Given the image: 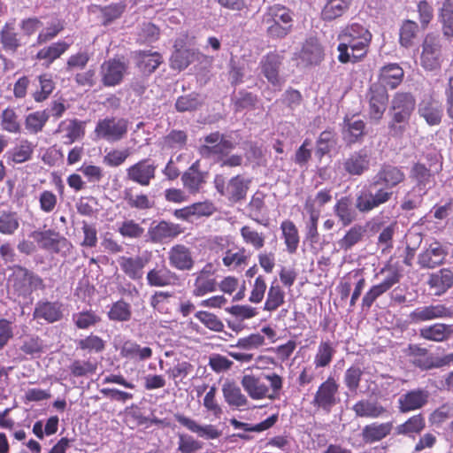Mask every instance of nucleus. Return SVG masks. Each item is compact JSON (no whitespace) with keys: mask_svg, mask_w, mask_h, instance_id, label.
Segmentation results:
<instances>
[{"mask_svg":"<svg viewBox=\"0 0 453 453\" xmlns=\"http://www.w3.org/2000/svg\"><path fill=\"white\" fill-rule=\"evenodd\" d=\"M372 37L371 32L361 24L346 26L338 35L341 41L337 47L338 60L342 64L361 60L367 54Z\"/></svg>","mask_w":453,"mask_h":453,"instance_id":"obj_1","label":"nucleus"},{"mask_svg":"<svg viewBox=\"0 0 453 453\" xmlns=\"http://www.w3.org/2000/svg\"><path fill=\"white\" fill-rule=\"evenodd\" d=\"M241 385L248 395L253 400L280 397L283 387L282 378L275 372L261 374H245L241 379Z\"/></svg>","mask_w":453,"mask_h":453,"instance_id":"obj_2","label":"nucleus"},{"mask_svg":"<svg viewBox=\"0 0 453 453\" xmlns=\"http://www.w3.org/2000/svg\"><path fill=\"white\" fill-rule=\"evenodd\" d=\"M416 101L408 92H397L390 102L391 120L388 124L391 136L400 138L407 129L410 118L415 109Z\"/></svg>","mask_w":453,"mask_h":453,"instance_id":"obj_3","label":"nucleus"},{"mask_svg":"<svg viewBox=\"0 0 453 453\" xmlns=\"http://www.w3.org/2000/svg\"><path fill=\"white\" fill-rule=\"evenodd\" d=\"M292 21L289 11L280 4L268 7L263 17V22L267 25V34L273 38L287 36L292 30Z\"/></svg>","mask_w":453,"mask_h":453,"instance_id":"obj_4","label":"nucleus"},{"mask_svg":"<svg viewBox=\"0 0 453 453\" xmlns=\"http://www.w3.org/2000/svg\"><path fill=\"white\" fill-rule=\"evenodd\" d=\"M393 196V191L380 188L373 190L372 186L363 187L355 195L354 205L362 214H368L387 203Z\"/></svg>","mask_w":453,"mask_h":453,"instance_id":"obj_5","label":"nucleus"},{"mask_svg":"<svg viewBox=\"0 0 453 453\" xmlns=\"http://www.w3.org/2000/svg\"><path fill=\"white\" fill-rule=\"evenodd\" d=\"M213 183L216 190L222 196L231 203H238L245 199L250 180L241 175H236L226 183L224 176L218 174L215 176Z\"/></svg>","mask_w":453,"mask_h":453,"instance_id":"obj_6","label":"nucleus"},{"mask_svg":"<svg viewBox=\"0 0 453 453\" xmlns=\"http://www.w3.org/2000/svg\"><path fill=\"white\" fill-rule=\"evenodd\" d=\"M128 130V121L124 118L106 117L99 119L96 125L94 133L96 138L108 142H115L122 140Z\"/></svg>","mask_w":453,"mask_h":453,"instance_id":"obj_7","label":"nucleus"},{"mask_svg":"<svg viewBox=\"0 0 453 453\" xmlns=\"http://www.w3.org/2000/svg\"><path fill=\"white\" fill-rule=\"evenodd\" d=\"M339 385L333 377H328L321 383L311 401V404L319 411L328 414L339 403Z\"/></svg>","mask_w":453,"mask_h":453,"instance_id":"obj_8","label":"nucleus"},{"mask_svg":"<svg viewBox=\"0 0 453 453\" xmlns=\"http://www.w3.org/2000/svg\"><path fill=\"white\" fill-rule=\"evenodd\" d=\"M10 281L20 296H27L33 291L44 288L43 280L40 276L20 265L13 266Z\"/></svg>","mask_w":453,"mask_h":453,"instance_id":"obj_9","label":"nucleus"},{"mask_svg":"<svg viewBox=\"0 0 453 453\" xmlns=\"http://www.w3.org/2000/svg\"><path fill=\"white\" fill-rule=\"evenodd\" d=\"M157 165L150 158H143L126 169V179L141 187H149L156 178Z\"/></svg>","mask_w":453,"mask_h":453,"instance_id":"obj_10","label":"nucleus"},{"mask_svg":"<svg viewBox=\"0 0 453 453\" xmlns=\"http://www.w3.org/2000/svg\"><path fill=\"white\" fill-rule=\"evenodd\" d=\"M421 65L428 71L439 69L441 65V43L438 35L428 34L422 45Z\"/></svg>","mask_w":453,"mask_h":453,"instance_id":"obj_11","label":"nucleus"},{"mask_svg":"<svg viewBox=\"0 0 453 453\" xmlns=\"http://www.w3.org/2000/svg\"><path fill=\"white\" fill-rule=\"evenodd\" d=\"M127 69V64L120 59L106 60L100 66L101 82L104 87H116L123 81Z\"/></svg>","mask_w":453,"mask_h":453,"instance_id":"obj_12","label":"nucleus"},{"mask_svg":"<svg viewBox=\"0 0 453 453\" xmlns=\"http://www.w3.org/2000/svg\"><path fill=\"white\" fill-rule=\"evenodd\" d=\"M434 161L430 163L429 168L420 163H416L411 170V178L413 179L418 188L426 189L434 183V175L439 173L442 169L441 157L434 156Z\"/></svg>","mask_w":453,"mask_h":453,"instance_id":"obj_13","label":"nucleus"},{"mask_svg":"<svg viewBox=\"0 0 453 453\" xmlns=\"http://www.w3.org/2000/svg\"><path fill=\"white\" fill-rule=\"evenodd\" d=\"M150 259V254L145 252L141 256L127 257L120 256L117 262L125 273V275L132 280H141L143 278L144 268Z\"/></svg>","mask_w":453,"mask_h":453,"instance_id":"obj_14","label":"nucleus"},{"mask_svg":"<svg viewBox=\"0 0 453 453\" xmlns=\"http://www.w3.org/2000/svg\"><path fill=\"white\" fill-rule=\"evenodd\" d=\"M452 317L453 310L441 303L418 307L410 314V319L414 323Z\"/></svg>","mask_w":453,"mask_h":453,"instance_id":"obj_15","label":"nucleus"},{"mask_svg":"<svg viewBox=\"0 0 453 453\" xmlns=\"http://www.w3.org/2000/svg\"><path fill=\"white\" fill-rule=\"evenodd\" d=\"M196 276L192 294L195 296H203L217 289V281L214 278V269L211 264H206Z\"/></svg>","mask_w":453,"mask_h":453,"instance_id":"obj_16","label":"nucleus"},{"mask_svg":"<svg viewBox=\"0 0 453 453\" xmlns=\"http://www.w3.org/2000/svg\"><path fill=\"white\" fill-rule=\"evenodd\" d=\"M204 144L201 145L199 151L201 155L209 157L211 155H226L234 148V144L219 133H211L204 137Z\"/></svg>","mask_w":453,"mask_h":453,"instance_id":"obj_17","label":"nucleus"},{"mask_svg":"<svg viewBox=\"0 0 453 453\" xmlns=\"http://www.w3.org/2000/svg\"><path fill=\"white\" fill-rule=\"evenodd\" d=\"M30 237L39 244L40 248L55 253L59 252L61 248L68 244L65 237H61L58 233L51 229L34 231L30 234Z\"/></svg>","mask_w":453,"mask_h":453,"instance_id":"obj_18","label":"nucleus"},{"mask_svg":"<svg viewBox=\"0 0 453 453\" xmlns=\"http://www.w3.org/2000/svg\"><path fill=\"white\" fill-rule=\"evenodd\" d=\"M404 180L405 173L403 168L389 164H384L376 173L372 184H383L385 186L384 188L389 190L402 183Z\"/></svg>","mask_w":453,"mask_h":453,"instance_id":"obj_19","label":"nucleus"},{"mask_svg":"<svg viewBox=\"0 0 453 453\" xmlns=\"http://www.w3.org/2000/svg\"><path fill=\"white\" fill-rule=\"evenodd\" d=\"M199 166V161H196L181 175L183 187L193 195L203 189L208 176V173L200 171Z\"/></svg>","mask_w":453,"mask_h":453,"instance_id":"obj_20","label":"nucleus"},{"mask_svg":"<svg viewBox=\"0 0 453 453\" xmlns=\"http://www.w3.org/2000/svg\"><path fill=\"white\" fill-rule=\"evenodd\" d=\"M371 155L363 148L351 153L343 162V169L350 175L360 176L370 168Z\"/></svg>","mask_w":453,"mask_h":453,"instance_id":"obj_21","label":"nucleus"},{"mask_svg":"<svg viewBox=\"0 0 453 453\" xmlns=\"http://www.w3.org/2000/svg\"><path fill=\"white\" fill-rule=\"evenodd\" d=\"M55 134L59 135L63 143L70 145L83 137L84 127L82 122L76 119H67L59 123Z\"/></svg>","mask_w":453,"mask_h":453,"instance_id":"obj_22","label":"nucleus"},{"mask_svg":"<svg viewBox=\"0 0 453 453\" xmlns=\"http://www.w3.org/2000/svg\"><path fill=\"white\" fill-rule=\"evenodd\" d=\"M168 259L170 265L180 271H190L195 265L191 250L183 244L173 246L168 252Z\"/></svg>","mask_w":453,"mask_h":453,"instance_id":"obj_23","label":"nucleus"},{"mask_svg":"<svg viewBox=\"0 0 453 453\" xmlns=\"http://www.w3.org/2000/svg\"><path fill=\"white\" fill-rule=\"evenodd\" d=\"M146 280L150 287L163 288L177 285L180 278L174 272L163 265L150 269L147 273Z\"/></svg>","mask_w":453,"mask_h":453,"instance_id":"obj_24","label":"nucleus"},{"mask_svg":"<svg viewBox=\"0 0 453 453\" xmlns=\"http://www.w3.org/2000/svg\"><path fill=\"white\" fill-rule=\"evenodd\" d=\"M174 418L190 432L206 440L218 439L221 435V432L213 425H199L196 420L180 413L175 414Z\"/></svg>","mask_w":453,"mask_h":453,"instance_id":"obj_25","label":"nucleus"},{"mask_svg":"<svg viewBox=\"0 0 453 453\" xmlns=\"http://www.w3.org/2000/svg\"><path fill=\"white\" fill-rule=\"evenodd\" d=\"M388 101L387 89L378 85H372L370 88L369 116L372 119H381Z\"/></svg>","mask_w":453,"mask_h":453,"instance_id":"obj_26","label":"nucleus"},{"mask_svg":"<svg viewBox=\"0 0 453 453\" xmlns=\"http://www.w3.org/2000/svg\"><path fill=\"white\" fill-rule=\"evenodd\" d=\"M283 57L276 52H270L264 56L260 61L261 72L267 81L273 86L280 85L279 76L280 67Z\"/></svg>","mask_w":453,"mask_h":453,"instance_id":"obj_27","label":"nucleus"},{"mask_svg":"<svg viewBox=\"0 0 453 453\" xmlns=\"http://www.w3.org/2000/svg\"><path fill=\"white\" fill-rule=\"evenodd\" d=\"M222 394L225 402L230 408L243 410L249 407L248 397L234 381H226L222 385Z\"/></svg>","mask_w":453,"mask_h":453,"instance_id":"obj_28","label":"nucleus"},{"mask_svg":"<svg viewBox=\"0 0 453 453\" xmlns=\"http://www.w3.org/2000/svg\"><path fill=\"white\" fill-rule=\"evenodd\" d=\"M429 394L424 389H414L403 394L398 399L400 412L406 413L422 408L428 401Z\"/></svg>","mask_w":453,"mask_h":453,"instance_id":"obj_29","label":"nucleus"},{"mask_svg":"<svg viewBox=\"0 0 453 453\" xmlns=\"http://www.w3.org/2000/svg\"><path fill=\"white\" fill-rule=\"evenodd\" d=\"M447 251L442 245L437 242H432L429 246L418 256V264L422 267L434 268L441 265L445 259Z\"/></svg>","mask_w":453,"mask_h":453,"instance_id":"obj_30","label":"nucleus"},{"mask_svg":"<svg viewBox=\"0 0 453 453\" xmlns=\"http://www.w3.org/2000/svg\"><path fill=\"white\" fill-rule=\"evenodd\" d=\"M33 317L48 323L57 322L63 317L62 304L58 302L40 301L35 304Z\"/></svg>","mask_w":453,"mask_h":453,"instance_id":"obj_31","label":"nucleus"},{"mask_svg":"<svg viewBox=\"0 0 453 453\" xmlns=\"http://www.w3.org/2000/svg\"><path fill=\"white\" fill-rule=\"evenodd\" d=\"M352 411L358 418L372 419L382 418L388 413L387 409L380 403L370 399L357 401L352 406Z\"/></svg>","mask_w":453,"mask_h":453,"instance_id":"obj_32","label":"nucleus"},{"mask_svg":"<svg viewBox=\"0 0 453 453\" xmlns=\"http://www.w3.org/2000/svg\"><path fill=\"white\" fill-rule=\"evenodd\" d=\"M353 0H324L320 18L326 22L343 16L350 8Z\"/></svg>","mask_w":453,"mask_h":453,"instance_id":"obj_33","label":"nucleus"},{"mask_svg":"<svg viewBox=\"0 0 453 453\" xmlns=\"http://www.w3.org/2000/svg\"><path fill=\"white\" fill-rule=\"evenodd\" d=\"M403 75L404 72L398 64L386 65L380 70L379 81L380 85L379 86L386 89L387 88L394 89L401 84Z\"/></svg>","mask_w":453,"mask_h":453,"instance_id":"obj_34","label":"nucleus"},{"mask_svg":"<svg viewBox=\"0 0 453 453\" xmlns=\"http://www.w3.org/2000/svg\"><path fill=\"white\" fill-rule=\"evenodd\" d=\"M0 42L6 51L15 52L21 45V35L17 32L15 19L4 24L0 32Z\"/></svg>","mask_w":453,"mask_h":453,"instance_id":"obj_35","label":"nucleus"},{"mask_svg":"<svg viewBox=\"0 0 453 453\" xmlns=\"http://www.w3.org/2000/svg\"><path fill=\"white\" fill-rule=\"evenodd\" d=\"M365 134V123L363 120L348 116L344 118L342 135L348 143L361 142Z\"/></svg>","mask_w":453,"mask_h":453,"instance_id":"obj_36","label":"nucleus"},{"mask_svg":"<svg viewBox=\"0 0 453 453\" xmlns=\"http://www.w3.org/2000/svg\"><path fill=\"white\" fill-rule=\"evenodd\" d=\"M181 232L180 225L166 221H161L149 229V234L153 242H161L166 239L174 238Z\"/></svg>","mask_w":453,"mask_h":453,"instance_id":"obj_37","label":"nucleus"},{"mask_svg":"<svg viewBox=\"0 0 453 453\" xmlns=\"http://www.w3.org/2000/svg\"><path fill=\"white\" fill-rule=\"evenodd\" d=\"M428 285L435 296H441L453 286V273L449 269H441L430 275Z\"/></svg>","mask_w":453,"mask_h":453,"instance_id":"obj_38","label":"nucleus"},{"mask_svg":"<svg viewBox=\"0 0 453 453\" xmlns=\"http://www.w3.org/2000/svg\"><path fill=\"white\" fill-rule=\"evenodd\" d=\"M452 334V326L442 323L426 326L419 330L420 337L437 342L448 340Z\"/></svg>","mask_w":453,"mask_h":453,"instance_id":"obj_39","label":"nucleus"},{"mask_svg":"<svg viewBox=\"0 0 453 453\" xmlns=\"http://www.w3.org/2000/svg\"><path fill=\"white\" fill-rule=\"evenodd\" d=\"M119 354L125 358L144 361L152 357V349L150 347H142L137 342L127 340L120 347Z\"/></svg>","mask_w":453,"mask_h":453,"instance_id":"obj_40","label":"nucleus"},{"mask_svg":"<svg viewBox=\"0 0 453 453\" xmlns=\"http://www.w3.org/2000/svg\"><path fill=\"white\" fill-rule=\"evenodd\" d=\"M392 422L372 423L365 426L362 430L363 440L367 443H373L387 437L392 431Z\"/></svg>","mask_w":453,"mask_h":453,"instance_id":"obj_41","label":"nucleus"},{"mask_svg":"<svg viewBox=\"0 0 453 453\" xmlns=\"http://www.w3.org/2000/svg\"><path fill=\"white\" fill-rule=\"evenodd\" d=\"M357 211L347 196L339 199L334 206V212L343 226H349L357 219Z\"/></svg>","mask_w":453,"mask_h":453,"instance_id":"obj_42","label":"nucleus"},{"mask_svg":"<svg viewBox=\"0 0 453 453\" xmlns=\"http://www.w3.org/2000/svg\"><path fill=\"white\" fill-rule=\"evenodd\" d=\"M304 65H318L323 59V50L316 40H309L303 44L299 56Z\"/></svg>","mask_w":453,"mask_h":453,"instance_id":"obj_43","label":"nucleus"},{"mask_svg":"<svg viewBox=\"0 0 453 453\" xmlns=\"http://www.w3.org/2000/svg\"><path fill=\"white\" fill-rule=\"evenodd\" d=\"M409 357L411 362L422 370H429L434 368V357L428 353L425 348L418 345H410Z\"/></svg>","mask_w":453,"mask_h":453,"instance_id":"obj_44","label":"nucleus"},{"mask_svg":"<svg viewBox=\"0 0 453 453\" xmlns=\"http://www.w3.org/2000/svg\"><path fill=\"white\" fill-rule=\"evenodd\" d=\"M426 427V420L423 415L417 414L408 418L404 423L395 427L397 434L414 437L420 434Z\"/></svg>","mask_w":453,"mask_h":453,"instance_id":"obj_45","label":"nucleus"},{"mask_svg":"<svg viewBox=\"0 0 453 453\" xmlns=\"http://www.w3.org/2000/svg\"><path fill=\"white\" fill-rule=\"evenodd\" d=\"M439 21L444 37H453V0H444L439 12Z\"/></svg>","mask_w":453,"mask_h":453,"instance_id":"obj_46","label":"nucleus"},{"mask_svg":"<svg viewBox=\"0 0 453 453\" xmlns=\"http://www.w3.org/2000/svg\"><path fill=\"white\" fill-rule=\"evenodd\" d=\"M365 233L366 230L365 226L354 225L346 232L344 236L338 241L340 249L344 251L351 250L363 240Z\"/></svg>","mask_w":453,"mask_h":453,"instance_id":"obj_47","label":"nucleus"},{"mask_svg":"<svg viewBox=\"0 0 453 453\" xmlns=\"http://www.w3.org/2000/svg\"><path fill=\"white\" fill-rule=\"evenodd\" d=\"M123 199L130 208L136 210H148L153 207L154 202L143 193L134 194L131 188L123 190Z\"/></svg>","mask_w":453,"mask_h":453,"instance_id":"obj_48","label":"nucleus"},{"mask_svg":"<svg viewBox=\"0 0 453 453\" xmlns=\"http://www.w3.org/2000/svg\"><path fill=\"white\" fill-rule=\"evenodd\" d=\"M162 62L157 52L140 51L137 53V66L143 73H153Z\"/></svg>","mask_w":453,"mask_h":453,"instance_id":"obj_49","label":"nucleus"},{"mask_svg":"<svg viewBox=\"0 0 453 453\" xmlns=\"http://www.w3.org/2000/svg\"><path fill=\"white\" fill-rule=\"evenodd\" d=\"M71 43L66 42H58L48 47L41 49L37 54V59L47 61V65H50L54 60L64 54L70 47Z\"/></svg>","mask_w":453,"mask_h":453,"instance_id":"obj_50","label":"nucleus"},{"mask_svg":"<svg viewBox=\"0 0 453 453\" xmlns=\"http://www.w3.org/2000/svg\"><path fill=\"white\" fill-rule=\"evenodd\" d=\"M418 113L430 126L440 124L442 117L441 106L434 102H422L418 107Z\"/></svg>","mask_w":453,"mask_h":453,"instance_id":"obj_51","label":"nucleus"},{"mask_svg":"<svg viewBox=\"0 0 453 453\" xmlns=\"http://www.w3.org/2000/svg\"><path fill=\"white\" fill-rule=\"evenodd\" d=\"M332 194L330 189H321L314 196H308L304 208L309 213H318L319 215L320 209L332 201Z\"/></svg>","mask_w":453,"mask_h":453,"instance_id":"obj_52","label":"nucleus"},{"mask_svg":"<svg viewBox=\"0 0 453 453\" xmlns=\"http://www.w3.org/2000/svg\"><path fill=\"white\" fill-rule=\"evenodd\" d=\"M278 421V415L273 414L270 417H268L264 421L252 425L250 423H244L237 420L236 418H231L230 424L235 428V429H242L244 432H254V433H261L263 431H265L272 426H274V424Z\"/></svg>","mask_w":453,"mask_h":453,"instance_id":"obj_53","label":"nucleus"},{"mask_svg":"<svg viewBox=\"0 0 453 453\" xmlns=\"http://www.w3.org/2000/svg\"><path fill=\"white\" fill-rule=\"evenodd\" d=\"M283 238L288 253L293 254L296 251L299 244L298 230L295 224L290 220H285L280 225Z\"/></svg>","mask_w":453,"mask_h":453,"instance_id":"obj_54","label":"nucleus"},{"mask_svg":"<svg viewBox=\"0 0 453 453\" xmlns=\"http://www.w3.org/2000/svg\"><path fill=\"white\" fill-rule=\"evenodd\" d=\"M107 316L112 321L127 322L132 316L131 305L123 300H119L111 305Z\"/></svg>","mask_w":453,"mask_h":453,"instance_id":"obj_55","label":"nucleus"},{"mask_svg":"<svg viewBox=\"0 0 453 453\" xmlns=\"http://www.w3.org/2000/svg\"><path fill=\"white\" fill-rule=\"evenodd\" d=\"M335 349L329 341L321 342L314 357V365L317 368L326 367L331 363Z\"/></svg>","mask_w":453,"mask_h":453,"instance_id":"obj_56","label":"nucleus"},{"mask_svg":"<svg viewBox=\"0 0 453 453\" xmlns=\"http://www.w3.org/2000/svg\"><path fill=\"white\" fill-rule=\"evenodd\" d=\"M50 118L46 111H38L29 113L26 117L25 127L29 133L37 134L41 132Z\"/></svg>","mask_w":453,"mask_h":453,"instance_id":"obj_57","label":"nucleus"},{"mask_svg":"<svg viewBox=\"0 0 453 453\" xmlns=\"http://www.w3.org/2000/svg\"><path fill=\"white\" fill-rule=\"evenodd\" d=\"M73 321L79 329H88L101 321L100 316L92 310L73 314Z\"/></svg>","mask_w":453,"mask_h":453,"instance_id":"obj_58","label":"nucleus"},{"mask_svg":"<svg viewBox=\"0 0 453 453\" xmlns=\"http://www.w3.org/2000/svg\"><path fill=\"white\" fill-rule=\"evenodd\" d=\"M244 243L251 245L255 250H260L265 245V237L250 226H243L240 230Z\"/></svg>","mask_w":453,"mask_h":453,"instance_id":"obj_59","label":"nucleus"},{"mask_svg":"<svg viewBox=\"0 0 453 453\" xmlns=\"http://www.w3.org/2000/svg\"><path fill=\"white\" fill-rule=\"evenodd\" d=\"M202 104V96L198 94L191 93L178 97L175 103V108L180 112L191 111L198 109Z\"/></svg>","mask_w":453,"mask_h":453,"instance_id":"obj_60","label":"nucleus"},{"mask_svg":"<svg viewBox=\"0 0 453 453\" xmlns=\"http://www.w3.org/2000/svg\"><path fill=\"white\" fill-rule=\"evenodd\" d=\"M1 127L3 130L8 133L18 134L20 132L21 125L13 109L7 108L3 111L1 114Z\"/></svg>","mask_w":453,"mask_h":453,"instance_id":"obj_61","label":"nucleus"},{"mask_svg":"<svg viewBox=\"0 0 453 453\" xmlns=\"http://www.w3.org/2000/svg\"><path fill=\"white\" fill-rule=\"evenodd\" d=\"M285 294L279 285L273 283L269 288L267 298L265 303L264 310L273 311L284 303Z\"/></svg>","mask_w":453,"mask_h":453,"instance_id":"obj_62","label":"nucleus"},{"mask_svg":"<svg viewBox=\"0 0 453 453\" xmlns=\"http://www.w3.org/2000/svg\"><path fill=\"white\" fill-rule=\"evenodd\" d=\"M418 32V26L415 21L407 19L403 21L400 28V44L405 48L412 46L413 40Z\"/></svg>","mask_w":453,"mask_h":453,"instance_id":"obj_63","label":"nucleus"},{"mask_svg":"<svg viewBox=\"0 0 453 453\" xmlns=\"http://www.w3.org/2000/svg\"><path fill=\"white\" fill-rule=\"evenodd\" d=\"M363 375L362 367L355 364L349 367L344 373L343 382L346 388L353 393H356L359 388L361 377Z\"/></svg>","mask_w":453,"mask_h":453,"instance_id":"obj_64","label":"nucleus"}]
</instances>
